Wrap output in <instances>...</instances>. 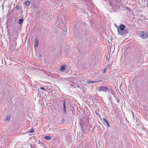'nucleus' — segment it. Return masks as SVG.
Segmentation results:
<instances>
[{"label":"nucleus","instance_id":"1","mask_svg":"<svg viewBox=\"0 0 148 148\" xmlns=\"http://www.w3.org/2000/svg\"><path fill=\"white\" fill-rule=\"evenodd\" d=\"M139 36L143 38H148V33H145L143 31L140 32L139 33Z\"/></svg>","mask_w":148,"mask_h":148},{"label":"nucleus","instance_id":"2","mask_svg":"<svg viewBox=\"0 0 148 148\" xmlns=\"http://www.w3.org/2000/svg\"><path fill=\"white\" fill-rule=\"evenodd\" d=\"M108 90V88L106 87L101 86V87L99 89V91L103 92H107Z\"/></svg>","mask_w":148,"mask_h":148},{"label":"nucleus","instance_id":"3","mask_svg":"<svg viewBox=\"0 0 148 148\" xmlns=\"http://www.w3.org/2000/svg\"><path fill=\"white\" fill-rule=\"evenodd\" d=\"M102 121L104 125L106 126L107 127H110V124L108 121L105 118H103V119Z\"/></svg>","mask_w":148,"mask_h":148},{"label":"nucleus","instance_id":"4","mask_svg":"<svg viewBox=\"0 0 148 148\" xmlns=\"http://www.w3.org/2000/svg\"><path fill=\"white\" fill-rule=\"evenodd\" d=\"M66 101L65 100H64L63 102V110L64 113H66V109L65 106V103H66Z\"/></svg>","mask_w":148,"mask_h":148},{"label":"nucleus","instance_id":"5","mask_svg":"<svg viewBox=\"0 0 148 148\" xmlns=\"http://www.w3.org/2000/svg\"><path fill=\"white\" fill-rule=\"evenodd\" d=\"M118 34L119 35H123L125 33H127V32H126L125 31L124 32H123L122 31H119L118 29Z\"/></svg>","mask_w":148,"mask_h":148},{"label":"nucleus","instance_id":"6","mask_svg":"<svg viewBox=\"0 0 148 148\" xmlns=\"http://www.w3.org/2000/svg\"><path fill=\"white\" fill-rule=\"evenodd\" d=\"M66 67V66L65 65L61 66L60 67V70L62 71H64L65 70Z\"/></svg>","mask_w":148,"mask_h":148},{"label":"nucleus","instance_id":"7","mask_svg":"<svg viewBox=\"0 0 148 148\" xmlns=\"http://www.w3.org/2000/svg\"><path fill=\"white\" fill-rule=\"evenodd\" d=\"M125 28V26L123 24H121L119 26V28L121 30H124Z\"/></svg>","mask_w":148,"mask_h":148},{"label":"nucleus","instance_id":"8","mask_svg":"<svg viewBox=\"0 0 148 148\" xmlns=\"http://www.w3.org/2000/svg\"><path fill=\"white\" fill-rule=\"evenodd\" d=\"M36 43H35L34 45V47H37L38 45V39H36Z\"/></svg>","mask_w":148,"mask_h":148},{"label":"nucleus","instance_id":"9","mask_svg":"<svg viewBox=\"0 0 148 148\" xmlns=\"http://www.w3.org/2000/svg\"><path fill=\"white\" fill-rule=\"evenodd\" d=\"M45 138L47 140H49L51 138V137L49 136H46L45 137Z\"/></svg>","mask_w":148,"mask_h":148},{"label":"nucleus","instance_id":"10","mask_svg":"<svg viewBox=\"0 0 148 148\" xmlns=\"http://www.w3.org/2000/svg\"><path fill=\"white\" fill-rule=\"evenodd\" d=\"M29 4V1H27L25 2L24 4L26 5H28Z\"/></svg>","mask_w":148,"mask_h":148},{"label":"nucleus","instance_id":"11","mask_svg":"<svg viewBox=\"0 0 148 148\" xmlns=\"http://www.w3.org/2000/svg\"><path fill=\"white\" fill-rule=\"evenodd\" d=\"M23 21V19H20L18 21V23L19 24H21L22 23Z\"/></svg>","mask_w":148,"mask_h":148},{"label":"nucleus","instance_id":"12","mask_svg":"<svg viewBox=\"0 0 148 148\" xmlns=\"http://www.w3.org/2000/svg\"><path fill=\"white\" fill-rule=\"evenodd\" d=\"M109 66V64L107 66L106 68H105V69H104L103 71L102 72L103 73H104L105 71H106V69Z\"/></svg>","mask_w":148,"mask_h":148},{"label":"nucleus","instance_id":"13","mask_svg":"<svg viewBox=\"0 0 148 148\" xmlns=\"http://www.w3.org/2000/svg\"><path fill=\"white\" fill-rule=\"evenodd\" d=\"M10 116H7V117L6 118V119L5 120V121H8L10 119Z\"/></svg>","mask_w":148,"mask_h":148},{"label":"nucleus","instance_id":"14","mask_svg":"<svg viewBox=\"0 0 148 148\" xmlns=\"http://www.w3.org/2000/svg\"><path fill=\"white\" fill-rule=\"evenodd\" d=\"M34 132V129H32L30 131H29L28 132H30V133H33Z\"/></svg>","mask_w":148,"mask_h":148},{"label":"nucleus","instance_id":"15","mask_svg":"<svg viewBox=\"0 0 148 148\" xmlns=\"http://www.w3.org/2000/svg\"><path fill=\"white\" fill-rule=\"evenodd\" d=\"M88 82L89 83H94L95 82H93V81H88Z\"/></svg>","mask_w":148,"mask_h":148},{"label":"nucleus","instance_id":"16","mask_svg":"<svg viewBox=\"0 0 148 148\" xmlns=\"http://www.w3.org/2000/svg\"><path fill=\"white\" fill-rule=\"evenodd\" d=\"M40 88L42 90H45V89L43 87H41Z\"/></svg>","mask_w":148,"mask_h":148},{"label":"nucleus","instance_id":"17","mask_svg":"<svg viewBox=\"0 0 148 148\" xmlns=\"http://www.w3.org/2000/svg\"><path fill=\"white\" fill-rule=\"evenodd\" d=\"M16 9L17 10H18L19 9V6H16Z\"/></svg>","mask_w":148,"mask_h":148}]
</instances>
